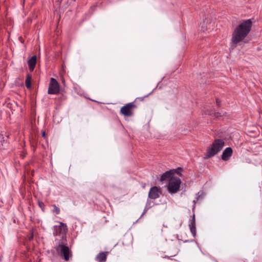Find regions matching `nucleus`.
<instances>
[{
  "mask_svg": "<svg viewBox=\"0 0 262 262\" xmlns=\"http://www.w3.org/2000/svg\"><path fill=\"white\" fill-rule=\"evenodd\" d=\"M72 256L71 251L70 250L69 248L67 247V261L69 260V259Z\"/></svg>",
  "mask_w": 262,
  "mask_h": 262,
  "instance_id": "15",
  "label": "nucleus"
},
{
  "mask_svg": "<svg viewBox=\"0 0 262 262\" xmlns=\"http://www.w3.org/2000/svg\"><path fill=\"white\" fill-rule=\"evenodd\" d=\"M53 211L54 212H55L56 214H58L60 212V210H59V208H58L56 206L54 205L53 206Z\"/></svg>",
  "mask_w": 262,
  "mask_h": 262,
  "instance_id": "16",
  "label": "nucleus"
},
{
  "mask_svg": "<svg viewBox=\"0 0 262 262\" xmlns=\"http://www.w3.org/2000/svg\"><path fill=\"white\" fill-rule=\"evenodd\" d=\"M42 136L43 137H46V133L45 131H42Z\"/></svg>",
  "mask_w": 262,
  "mask_h": 262,
  "instance_id": "18",
  "label": "nucleus"
},
{
  "mask_svg": "<svg viewBox=\"0 0 262 262\" xmlns=\"http://www.w3.org/2000/svg\"><path fill=\"white\" fill-rule=\"evenodd\" d=\"M32 77L30 74H27L25 83L27 89H30L31 88Z\"/></svg>",
  "mask_w": 262,
  "mask_h": 262,
  "instance_id": "14",
  "label": "nucleus"
},
{
  "mask_svg": "<svg viewBox=\"0 0 262 262\" xmlns=\"http://www.w3.org/2000/svg\"><path fill=\"white\" fill-rule=\"evenodd\" d=\"M107 254V252H101V253H99L96 257L97 260H98L99 262L105 261L106 259Z\"/></svg>",
  "mask_w": 262,
  "mask_h": 262,
  "instance_id": "12",
  "label": "nucleus"
},
{
  "mask_svg": "<svg viewBox=\"0 0 262 262\" xmlns=\"http://www.w3.org/2000/svg\"><path fill=\"white\" fill-rule=\"evenodd\" d=\"M196 201H198V199H196V200H194V201H193V203H194V204H195V202H196Z\"/></svg>",
  "mask_w": 262,
  "mask_h": 262,
  "instance_id": "22",
  "label": "nucleus"
},
{
  "mask_svg": "<svg viewBox=\"0 0 262 262\" xmlns=\"http://www.w3.org/2000/svg\"><path fill=\"white\" fill-rule=\"evenodd\" d=\"M252 27V21L247 19L242 22L234 29L232 33L231 41L232 46L235 47L236 45L243 41L250 32Z\"/></svg>",
  "mask_w": 262,
  "mask_h": 262,
  "instance_id": "1",
  "label": "nucleus"
},
{
  "mask_svg": "<svg viewBox=\"0 0 262 262\" xmlns=\"http://www.w3.org/2000/svg\"><path fill=\"white\" fill-rule=\"evenodd\" d=\"M176 172V170L174 169L166 171L161 176L160 181H163L167 180H168L169 181V179H171V178L174 177V176H173V174Z\"/></svg>",
  "mask_w": 262,
  "mask_h": 262,
  "instance_id": "7",
  "label": "nucleus"
},
{
  "mask_svg": "<svg viewBox=\"0 0 262 262\" xmlns=\"http://www.w3.org/2000/svg\"><path fill=\"white\" fill-rule=\"evenodd\" d=\"M65 225L62 223H58V224L54 226V233L56 235H59L64 232Z\"/></svg>",
  "mask_w": 262,
  "mask_h": 262,
  "instance_id": "10",
  "label": "nucleus"
},
{
  "mask_svg": "<svg viewBox=\"0 0 262 262\" xmlns=\"http://www.w3.org/2000/svg\"><path fill=\"white\" fill-rule=\"evenodd\" d=\"M30 72H33L34 69V67H29Z\"/></svg>",
  "mask_w": 262,
  "mask_h": 262,
  "instance_id": "17",
  "label": "nucleus"
},
{
  "mask_svg": "<svg viewBox=\"0 0 262 262\" xmlns=\"http://www.w3.org/2000/svg\"><path fill=\"white\" fill-rule=\"evenodd\" d=\"M181 184V181L179 177L171 178L167 185L168 192L171 194L177 193L180 189Z\"/></svg>",
  "mask_w": 262,
  "mask_h": 262,
  "instance_id": "3",
  "label": "nucleus"
},
{
  "mask_svg": "<svg viewBox=\"0 0 262 262\" xmlns=\"http://www.w3.org/2000/svg\"><path fill=\"white\" fill-rule=\"evenodd\" d=\"M59 92V85L57 80L51 78L48 88V93L49 94H56Z\"/></svg>",
  "mask_w": 262,
  "mask_h": 262,
  "instance_id": "4",
  "label": "nucleus"
},
{
  "mask_svg": "<svg viewBox=\"0 0 262 262\" xmlns=\"http://www.w3.org/2000/svg\"><path fill=\"white\" fill-rule=\"evenodd\" d=\"M233 153L231 147H227L224 149L222 155V159L224 161L228 160L231 157Z\"/></svg>",
  "mask_w": 262,
  "mask_h": 262,
  "instance_id": "8",
  "label": "nucleus"
},
{
  "mask_svg": "<svg viewBox=\"0 0 262 262\" xmlns=\"http://www.w3.org/2000/svg\"><path fill=\"white\" fill-rule=\"evenodd\" d=\"M37 62V56L34 55L28 59V66H35Z\"/></svg>",
  "mask_w": 262,
  "mask_h": 262,
  "instance_id": "13",
  "label": "nucleus"
},
{
  "mask_svg": "<svg viewBox=\"0 0 262 262\" xmlns=\"http://www.w3.org/2000/svg\"><path fill=\"white\" fill-rule=\"evenodd\" d=\"M189 227L193 236L195 237L196 236V227L194 214L193 215L192 219L189 221Z\"/></svg>",
  "mask_w": 262,
  "mask_h": 262,
  "instance_id": "9",
  "label": "nucleus"
},
{
  "mask_svg": "<svg viewBox=\"0 0 262 262\" xmlns=\"http://www.w3.org/2000/svg\"><path fill=\"white\" fill-rule=\"evenodd\" d=\"M56 251L58 254L63 256L66 259V245L63 244L59 245L56 248Z\"/></svg>",
  "mask_w": 262,
  "mask_h": 262,
  "instance_id": "11",
  "label": "nucleus"
},
{
  "mask_svg": "<svg viewBox=\"0 0 262 262\" xmlns=\"http://www.w3.org/2000/svg\"><path fill=\"white\" fill-rule=\"evenodd\" d=\"M225 142L222 139H216L213 142L212 146L207 149L205 158L213 157L220 151L224 146Z\"/></svg>",
  "mask_w": 262,
  "mask_h": 262,
  "instance_id": "2",
  "label": "nucleus"
},
{
  "mask_svg": "<svg viewBox=\"0 0 262 262\" xmlns=\"http://www.w3.org/2000/svg\"><path fill=\"white\" fill-rule=\"evenodd\" d=\"M220 103V101L217 99H216V104L217 105H219Z\"/></svg>",
  "mask_w": 262,
  "mask_h": 262,
  "instance_id": "20",
  "label": "nucleus"
},
{
  "mask_svg": "<svg viewBox=\"0 0 262 262\" xmlns=\"http://www.w3.org/2000/svg\"><path fill=\"white\" fill-rule=\"evenodd\" d=\"M135 106L133 103H129L121 108V113L126 116H130L133 115L132 110Z\"/></svg>",
  "mask_w": 262,
  "mask_h": 262,
  "instance_id": "5",
  "label": "nucleus"
},
{
  "mask_svg": "<svg viewBox=\"0 0 262 262\" xmlns=\"http://www.w3.org/2000/svg\"><path fill=\"white\" fill-rule=\"evenodd\" d=\"M161 193V189L157 186L152 187L148 192V198L151 199H156Z\"/></svg>",
  "mask_w": 262,
  "mask_h": 262,
  "instance_id": "6",
  "label": "nucleus"
},
{
  "mask_svg": "<svg viewBox=\"0 0 262 262\" xmlns=\"http://www.w3.org/2000/svg\"><path fill=\"white\" fill-rule=\"evenodd\" d=\"M148 209V208L147 207V206H146L145 208V210H144V213H145V211H146V210L147 209Z\"/></svg>",
  "mask_w": 262,
  "mask_h": 262,
  "instance_id": "21",
  "label": "nucleus"
},
{
  "mask_svg": "<svg viewBox=\"0 0 262 262\" xmlns=\"http://www.w3.org/2000/svg\"><path fill=\"white\" fill-rule=\"evenodd\" d=\"M220 116H221V114L219 113H217L216 114H215V116L216 117Z\"/></svg>",
  "mask_w": 262,
  "mask_h": 262,
  "instance_id": "19",
  "label": "nucleus"
}]
</instances>
